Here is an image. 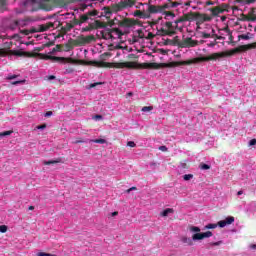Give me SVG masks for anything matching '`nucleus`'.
Instances as JSON below:
<instances>
[{
  "mask_svg": "<svg viewBox=\"0 0 256 256\" xmlns=\"http://www.w3.org/2000/svg\"><path fill=\"white\" fill-rule=\"evenodd\" d=\"M80 65H93L99 68L108 69H137L139 64L137 62H103V61H85L79 60Z\"/></svg>",
  "mask_w": 256,
  "mask_h": 256,
  "instance_id": "f257e3e1",
  "label": "nucleus"
},
{
  "mask_svg": "<svg viewBox=\"0 0 256 256\" xmlns=\"http://www.w3.org/2000/svg\"><path fill=\"white\" fill-rule=\"evenodd\" d=\"M13 42L4 43V48H0V57H7V55H15L16 57H35V54L31 52H25L21 50H9L11 49Z\"/></svg>",
  "mask_w": 256,
  "mask_h": 256,
  "instance_id": "f03ea898",
  "label": "nucleus"
},
{
  "mask_svg": "<svg viewBox=\"0 0 256 256\" xmlns=\"http://www.w3.org/2000/svg\"><path fill=\"white\" fill-rule=\"evenodd\" d=\"M65 0H45L43 2H40L38 8H32V13H35V11H39V9H42L43 11H53L54 6L58 7H64Z\"/></svg>",
  "mask_w": 256,
  "mask_h": 256,
  "instance_id": "7ed1b4c3",
  "label": "nucleus"
},
{
  "mask_svg": "<svg viewBox=\"0 0 256 256\" xmlns=\"http://www.w3.org/2000/svg\"><path fill=\"white\" fill-rule=\"evenodd\" d=\"M251 49H256V42L246 45H240L236 48L231 49L230 51L224 52V57H232V55L251 51Z\"/></svg>",
  "mask_w": 256,
  "mask_h": 256,
  "instance_id": "20e7f679",
  "label": "nucleus"
},
{
  "mask_svg": "<svg viewBox=\"0 0 256 256\" xmlns=\"http://www.w3.org/2000/svg\"><path fill=\"white\" fill-rule=\"evenodd\" d=\"M38 57H40V59H44V61H52V63H63V61H67L68 63H75L73 58L58 57L43 53H38Z\"/></svg>",
  "mask_w": 256,
  "mask_h": 256,
  "instance_id": "39448f33",
  "label": "nucleus"
},
{
  "mask_svg": "<svg viewBox=\"0 0 256 256\" xmlns=\"http://www.w3.org/2000/svg\"><path fill=\"white\" fill-rule=\"evenodd\" d=\"M165 27H166V29L165 28H160V29L157 28L156 35H159L160 37H165L167 35L169 37H171V36L175 35L176 28H175V25H173V22H166Z\"/></svg>",
  "mask_w": 256,
  "mask_h": 256,
  "instance_id": "423d86ee",
  "label": "nucleus"
},
{
  "mask_svg": "<svg viewBox=\"0 0 256 256\" xmlns=\"http://www.w3.org/2000/svg\"><path fill=\"white\" fill-rule=\"evenodd\" d=\"M198 45L199 41L193 40L191 37H187L178 42V47H180V49H191V47H197Z\"/></svg>",
  "mask_w": 256,
  "mask_h": 256,
  "instance_id": "0eeeda50",
  "label": "nucleus"
},
{
  "mask_svg": "<svg viewBox=\"0 0 256 256\" xmlns=\"http://www.w3.org/2000/svg\"><path fill=\"white\" fill-rule=\"evenodd\" d=\"M105 27H107V23L101 22L100 20H95L93 23H90L88 26L82 28V33L93 31L95 29H105Z\"/></svg>",
  "mask_w": 256,
  "mask_h": 256,
  "instance_id": "6e6552de",
  "label": "nucleus"
},
{
  "mask_svg": "<svg viewBox=\"0 0 256 256\" xmlns=\"http://www.w3.org/2000/svg\"><path fill=\"white\" fill-rule=\"evenodd\" d=\"M165 9H169V4H164L162 6L159 5H149L148 6V13L155 14V13H163Z\"/></svg>",
  "mask_w": 256,
  "mask_h": 256,
  "instance_id": "1a4fd4ad",
  "label": "nucleus"
},
{
  "mask_svg": "<svg viewBox=\"0 0 256 256\" xmlns=\"http://www.w3.org/2000/svg\"><path fill=\"white\" fill-rule=\"evenodd\" d=\"M209 237H213V232L206 231V232H202V233H195L192 236V241H201L203 239H209Z\"/></svg>",
  "mask_w": 256,
  "mask_h": 256,
  "instance_id": "9d476101",
  "label": "nucleus"
},
{
  "mask_svg": "<svg viewBox=\"0 0 256 256\" xmlns=\"http://www.w3.org/2000/svg\"><path fill=\"white\" fill-rule=\"evenodd\" d=\"M228 8H229L228 4H222L220 6L211 8L210 11L214 17H217V15H221V13L227 11Z\"/></svg>",
  "mask_w": 256,
  "mask_h": 256,
  "instance_id": "9b49d317",
  "label": "nucleus"
},
{
  "mask_svg": "<svg viewBox=\"0 0 256 256\" xmlns=\"http://www.w3.org/2000/svg\"><path fill=\"white\" fill-rule=\"evenodd\" d=\"M119 27H134V25H139V21L131 18H125L118 23Z\"/></svg>",
  "mask_w": 256,
  "mask_h": 256,
  "instance_id": "f8f14e48",
  "label": "nucleus"
},
{
  "mask_svg": "<svg viewBox=\"0 0 256 256\" xmlns=\"http://www.w3.org/2000/svg\"><path fill=\"white\" fill-rule=\"evenodd\" d=\"M127 2L125 0H121L118 4L112 5V11L114 13H118V11H123V9H127Z\"/></svg>",
  "mask_w": 256,
  "mask_h": 256,
  "instance_id": "ddd939ff",
  "label": "nucleus"
},
{
  "mask_svg": "<svg viewBox=\"0 0 256 256\" xmlns=\"http://www.w3.org/2000/svg\"><path fill=\"white\" fill-rule=\"evenodd\" d=\"M91 41H95L94 35H88V36H80L78 37V43L79 45H87V43H91Z\"/></svg>",
  "mask_w": 256,
  "mask_h": 256,
  "instance_id": "4468645a",
  "label": "nucleus"
},
{
  "mask_svg": "<svg viewBox=\"0 0 256 256\" xmlns=\"http://www.w3.org/2000/svg\"><path fill=\"white\" fill-rule=\"evenodd\" d=\"M53 27H55L53 22L42 24L39 26L38 30H36V33H45V31H49V29H53Z\"/></svg>",
  "mask_w": 256,
  "mask_h": 256,
  "instance_id": "2eb2a0df",
  "label": "nucleus"
},
{
  "mask_svg": "<svg viewBox=\"0 0 256 256\" xmlns=\"http://www.w3.org/2000/svg\"><path fill=\"white\" fill-rule=\"evenodd\" d=\"M232 223H235V217L229 216L225 220L219 221L217 224H218V227L223 228V227H227V225H231Z\"/></svg>",
  "mask_w": 256,
  "mask_h": 256,
  "instance_id": "dca6fc26",
  "label": "nucleus"
},
{
  "mask_svg": "<svg viewBox=\"0 0 256 256\" xmlns=\"http://www.w3.org/2000/svg\"><path fill=\"white\" fill-rule=\"evenodd\" d=\"M198 23H205V21H211V17L207 14H201L200 12H196V20Z\"/></svg>",
  "mask_w": 256,
  "mask_h": 256,
  "instance_id": "f3484780",
  "label": "nucleus"
},
{
  "mask_svg": "<svg viewBox=\"0 0 256 256\" xmlns=\"http://www.w3.org/2000/svg\"><path fill=\"white\" fill-rule=\"evenodd\" d=\"M142 69H161V64L155 62L141 64Z\"/></svg>",
  "mask_w": 256,
  "mask_h": 256,
  "instance_id": "a211bd4d",
  "label": "nucleus"
},
{
  "mask_svg": "<svg viewBox=\"0 0 256 256\" xmlns=\"http://www.w3.org/2000/svg\"><path fill=\"white\" fill-rule=\"evenodd\" d=\"M79 40H74V39H69L68 43L65 45L66 47V51H71V49H73V47H77L79 46Z\"/></svg>",
  "mask_w": 256,
  "mask_h": 256,
  "instance_id": "6ab92c4d",
  "label": "nucleus"
},
{
  "mask_svg": "<svg viewBox=\"0 0 256 256\" xmlns=\"http://www.w3.org/2000/svg\"><path fill=\"white\" fill-rule=\"evenodd\" d=\"M71 29H73V25L69 23H66L65 26L61 27L60 33H61V37H63V35H67V33H69V31H71Z\"/></svg>",
  "mask_w": 256,
  "mask_h": 256,
  "instance_id": "aec40b11",
  "label": "nucleus"
},
{
  "mask_svg": "<svg viewBox=\"0 0 256 256\" xmlns=\"http://www.w3.org/2000/svg\"><path fill=\"white\" fill-rule=\"evenodd\" d=\"M197 16V12H190L184 14L182 17L184 18V21H195Z\"/></svg>",
  "mask_w": 256,
  "mask_h": 256,
  "instance_id": "412c9836",
  "label": "nucleus"
},
{
  "mask_svg": "<svg viewBox=\"0 0 256 256\" xmlns=\"http://www.w3.org/2000/svg\"><path fill=\"white\" fill-rule=\"evenodd\" d=\"M16 21L18 23V27H25L27 25V22L31 21V19L25 18V19H18Z\"/></svg>",
  "mask_w": 256,
  "mask_h": 256,
  "instance_id": "4be33fe9",
  "label": "nucleus"
},
{
  "mask_svg": "<svg viewBox=\"0 0 256 256\" xmlns=\"http://www.w3.org/2000/svg\"><path fill=\"white\" fill-rule=\"evenodd\" d=\"M106 31H111L112 33H116L119 37H123V31H121L119 28H107Z\"/></svg>",
  "mask_w": 256,
  "mask_h": 256,
  "instance_id": "5701e85b",
  "label": "nucleus"
},
{
  "mask_svg": "<svg viewBox=\"0 0 256 256\" xmlns=\"http://www.w3.org/2000/svg\"><path fill=\"white\" fill-rule=\"evenodd\" d=\"M102 39H113V32L112 31H101Z\"/></svg>",
  "mask_w": 256,
  "mask_h": 256,
  "instance_id": "b1692460",
  "label": "nucleus"
},
{
  "mask_svg": "<svg viewBox=\"0 0 256 256\" xmlns=\"http://www.w3.org/2000/svg\"><path fill=\"white\" fill-rule=\"evenodd\" d=\"M134 17H140V19H147V16L144 12H142L141 10H136L134 12Z\"/></svg>",
  "mask_w": 256,
  "mask_h": 256,
  "instance_id": "393cba45",
  "label": "nucleus"
},
{
  "mask_svg": "<svg viewBox=\"0 0 256 256\" xmlns=\"http://www.w3.org/2000/svg\"><path fill=\"white\" fill-rule=\"evenodd\" d=\"M113 8H109V7H104V13H102L99 17H107L108 15H111V13H113Z\"/></svg>",
  "mask_w": 256,
  "mask_h": 256,
  "instance_id": "a878e982",
  "label": "nucleus"
},
{
  "mask_svg": "<svg viewBox=\"0 0 256 256\" xmlns=\"http://www.w3.org/2000/svg\"><path fill=\"white\" fill-rule=\"evenodd\" d=\"M169 213H175L173 208H167L163 212L160 213L161 217H167Z\"/></svg>",
  "mask_w": 256,
  "mask_h": 256,
  "instance_id": "bb28decb",
  "label": "nucleus"
},
{
  "mask_svg": "<svg viewBox=\"0 0 256 256\" xmlns=\"http://www.w3.org/2000/svg\"><path fill=\"white\" fill-rule=\"evenodd\" d=\"M161 13H163V15H165L164 19H166V20H169V17H172V19L175 18V13H173L171 11H165L164 10Z\"/></svg>",
  "mask_w": 256,
  "mask_h": 256,
  "instance_id": "cd10ccee",
  "label": "nucleus"
},
{
  "mask_svg": "<svg viewBox=\"0 0 256 256\" xmlns=\"http://www.w3.org/2000/svg\"><path fill=\"white\" fill-rule=\"evenodd\" d=\"M88 19H89V16H87V13L80 15V19H79L80 25H83V23H87Z\"/></svg>",
  "mask_w": 256,
  "mask_h": 256,
  "instance_id": "c85d7f7f",
  "label": "nucleus"
},
{
  "mask_svg": "<svg viewBox=\"0 0 256 256\" xmlns=\"http://www.w3.org/2000/svg\"><path fill=\"white\" fill-rule=\"evenodd\" d=\"M86 15L88 16V19H91V17H97V15H99V11L92 10L87 12Z\"/></svg>",
  "mask_w": 256,
  "mask_h": 256,
  "instance_id": "c756f323",
  "label": "nucleus"
},
{
  "mask_svg": "<svg viewBox=\"0 0 256 256\" xmlns=\"http://www.w3.org/2000/svg\"><path fill=\"white\" fill-rule=\"evenodd\" d=\"M17 27H19V24H18L17 20H13L9 24V29H11V31H15V29H17Z\"/></svg>",
  "mask_w": 256,
  "mask_h": 256,
  "instance_id": "7c9ffc66",
  "label": "nucleus"
},
{
  "mask_svg": "<svg viewBox=\"0 0 256 256\" xmlns=\"http://www.w3.org/2000/svg\"><path fill=\"white\" fill-rule=\"evenodd\" d=\"M63 46L61 44H57L56 47L52 49V51L49 52V55H53V53H57V51H61Z\"/></svg>",
  "mask_w": 256,
  "mask_h": 256,
  "instance_id": "2f4dec72",
  "label": "nucleus"
},
{
  "mask_svg": "<svg viewBox=\"0 0 256 256\" xmlns=\"http://www.w3.org/2000/svg\"><path fill=\"white\" fill-rule=\"evenodd\" d=\"M184 22H185V20H184L183 16L178 18L177 20H175L174 21V29H177V27H179V23H184Z\"/></svg>",
  "mask_w": 256,
  "mask_h": 256,
  "instance_id": "473e14b6",
  "label": "nucleus"
},
{
  "mask_svg": "<svg viewBox=\"0 0 256 256\" xmlns=\"http://www.w3.org/2000/svg\"><path fill=\"white\" fill-rule=\"evenodd\" d=\"M20 33H22V35H31V33H37V30L33 29V30H21Z\"/></svg>",
  "mask_w": 256,
  "mask_h": 256,
  "instance_id": "72a5a7b5",
  "label": "nucleus"
},
{
  "mask_svg": "<svg viewBox=\"0 0 256 256\" xmlns=\"http://www.w3.org/2000/svg\"><path fill=\"white\" fill-rule=\"evenodd\" d=\"M199 167H200V169H201L202 171H208V169H211V166H210L209 164H205V163H201V164L199 165Z\"/></svg>",
  "mask_w": 256,
  "mask_h": 256,
  "instance_id": "f704fd0d",
  "label": "nucleus"
},
{
  "mask_svg": "<svg viewBox=\"0 0 256 256\" xmlns=\"http://www.w3.org/2000/svg\"><path fill=\"white\" fill-rule=\"evenodd\" d=\"M9 135H13V130H8V131L0 132V137H7Z\"/></svg>",
  "mask_w": 256,
  "mask_h": 256,
  "instance_id": "c9c22d12",
  "label": "nucleus"
},
{
  "mask_svg": "<svg viewBox=\"0 0 256 256\" xmlns=\"http://www.w3.org/2000/svg\"><path fill=\"white\" fill-rule=\"evenodd\" d=\"M70 24L73 25V28L77 25H81V22L79 19L74 18L73 20L70 21Z\"/></svg>",
  "mask_w": 256,
  "mask_h": 256,
  "instance_id": "e433bc0d",
  "label": "nucleus"
},
{
  "mask_svg": "<svg viewBox=\"0 0 256 256\" xmlns=\"http://www.w3.org/2000/svg\"><path fill=\"white\" fill-rule=\"evenodd\" d=\"M190 231H192V233H201V228L197 226H190Z\"/></svg>",
  "mask_w": 256,
  "mask_h": 256,
  "instance_id": "4c0bfd02",
  "label": "nucleus"
},
{
  "mask_svg": "<svg viewBox=\"0 0 256 256\" xmlns=\"http://www.w3.org/2000/svg\"><path fill=\"white\" fill-rule=\"evenodd\" d=\"M141 111L143 113H147L149 111H153V106H144V107H142Z\"/></svg>",
  "mask_w": 256,
  "mask_h": 256,
  "instance_id": "58836bf2",
  "label": "nucleus"
},
{
  "mask_svg": "<svg viewBox=\"0 0 256 256\" xmlns=\"http://www.w3.org/2000/svg\"><path fill=\"white\" fill-rule=\"evenodd\" d=\"M224 31H226V33H229V41L233 43V34H231V30H229V27L224 28Z\"/></svg>",
  "mask_w": 256,
  "mask_h": 256,
  "instance_id": "ea45409f",
  "label": "nucleus"
},
{
  "mask_svg": "<svg viewBox=\"0 0 256 256\" xmlns=\"http://www.w3.org/2000/svg\"><path fill=\"white\" fill-rule=\"evenodd\" d=\"M212 37H215L216 39H218V40H223V39H225V37H223V36H219V35H217V34H215V29H212Z\"/></svg>",
  "mask_w": 256,
  "mask_h": 256,
  "instance_id": "a19ab883",
  "label": "nucleus"
},
{
  "mask_svg": "<svg viewBox=\"0 0 256 256\" xmlns=\"http://www.w3.org/2000/svg\"><path fill=\"white\" fill-rule=\"evenodd\" d=\"M127 7H133L135 5V0H124Z\"/></svg>",
  "mask_w": 256,
  "mask_h": 256,
  "instance_id": "79ce46f5",
  "label": "nucleus"
},
{
  "mask_svg": "<svg viewBox=\"0 0 256 256\" xmlns=\"http://www.w3.org/2000/svg\"><path fill=\"white\" fill-rule=\"evenodd\" d=\"M183 179L184 181H191V179H193V174H185Z\"/></svg>",
  "mask_w": 256,
  "mask_h": 256,
  "instance_id": "37998d69",
  "label": "nucleus"
},
{
  "mask_svg": "<svg viewBox=\"0 0 256 256\" xmlns=\"http://www.w3.org/2000/svg\"><path fill=\"white\" fill-rule=\"evenodd\" d=\"M183 243H187L188 245H193V240H191V238H183L182 239Z\"/></svg>",
  "mask_w": 256,
  "mask_h": 256,
  "instance_id": "c03bdc74",
  "label": "nucleus"
},
{
  "mask_svg": "<svg viewBox=\"0 0 256 256\" xmlns=\"http://www.w3.org/2000/svg\"><path fill=\"white\" fill-rule=\"evenodd\" d=\"M238 39H243L244 41H249L250 37L247 34H242L238 36Z\"/></svg>",
  "mask_w": 256,
  "mask_h": 256,
  "instance_id": "a18cd8bd",
  "label": "nucleus"
},
{
  "mask_svg": "<svg viewBox=\"0 0 256 256\" xmlns=\"http://www.w3.org/2000/svg\"><path fill=\"white\" fill-rule=\"evenodd\" d=\"M139 39H145V33H143V30L138 29L137 30Z\"/></svg>",
  "mask_w": 256,
  "mask_h": 256,
  "instance_id": "49530a36",
  "label": "nucleus"
},
{
  "mask_svg": "<svg viewBox=\"0 0 256 256\" xmlns=\"http://www.w3.org/2000/svg\"><path fill=\"white\" fill-rule=\"evenodd\" d=\"M218 224H208L205 226V229H217Z\"/></svg>",
  "mask_w": 256,
  "mask_h": 256,
  "instance_id": "de8ad7c7",
  "label": "nucleus"
},
{
  "mask_svg": "<svg viewBox=\"0 0 256 256\" xmlns=\"http://www.w3.org/2000/svg\"><path fill=\"white\" fill-rule=\"evenodd\" d=\"M145 39H147L148 41H151L152 39H155V34H153L152 32H149L147 37H145Z\"/></svg>",
  "mask_w": 256,
  "mask_h": 256,
  "instance_id": "09e8293b",
  "label": "nucleus"
},
{
  "mask_svg": "<svg viewBox=\"0 0 256 256\" xmlns=\"http://www.w3.org/2000/svg\"><path fill=\"white\" fill-rule=\"evenodd\" d=\"M92 141H93V143H99L100 145H103L104 143L107 142L105 139H95Z\"/></svg>",
  "mask_w": 256,
  "mask_h": 256,
  "instance_id": "8fccbe9b",
  "label": "nucleus"
},
{
  "mask_svg": "<svg viewBox=\"0 0 256 256\" xmlns=\"http://www.w3.org/2000/svg\"><path fill=\"white\" fill-rule=\"evenodd\" d=\"M201 35L203 39H210V37H213V35L206 32H202Z\"/></svg>",
  "mask_w": 256,
  "mask_h": 256,
  "instance_id": "3c124183",
  "label": "nucleus"
},
{
  "mask_svg": "<svg viewBox=\"0 0 256 256\" xmlns=\"http://www.w3.org/2000/svg\"><path fill=\"white\" fill-rule=\"evenodd\" d=\"M212 247H219V245H223V241H218V242H212L210 243Z\"/></svg>",
  "mask_w": 256,
  "mask_h": 256,
  "instance_id": "603ef678",
  "label": "nucleus"
},
{
  "mask_svg": "<svg viewBox=\"0 0 256 256\" xmlns=\"http://www.w3.org/2000/svg\"><path fill=\"white\" fill-rule=\"evenodd\" d=\"M55 163H59V161H55V160L44 161V165H55Z\"/></svg>",
  "mask_w": 256,
  "mask_h": 256,
  "instance_id": "864d4df0",
  "label": "nucleus"
},
{
  "mask_svg": "<svg viewBox=\"0 0 256 256\" xmlns=\"http://www.w3.org/2000/svg\"><path fill=\"white\" fill-rule=\"evenodd\" d=\"M0 233H7V226L6 225H1L0 226Z\"/></svg>",
  "mask_w": 256,
  "mask_h": 256,
  "instance_id": "5fc2aeb1",
  "label": "nucleus"
},
{
  "mask_svg": "<svg viewBox=\"0 0 256 256\" xmlns=\"http://www.w3.org/2000/svg\"><path fill=\"white\" fill-rule=\"evenodd\" d=\"M159 21H161V17L158 18L157 20H154L150 23V26L153 27V25H158Z\"/></svg>",
  "mask_w": 256,
  "mask_h": 256,
  "instance_id": "6e6d98bb",
  "label": "nucleus"
},
{
  "mask_svg": "<svg viewBox=\"0 0 256 256\" xmlns=\"http://www.w3.org/2000/svg\"><path fill=\"white\" fill-rule=\"evenodd\" d=\"M55 79H57V77H56L55 75H50V76H47V77H46V80H47V81H53V80H55Z\"/></svg>",
  "mask_w": 256,
  "mask_h": 256,
  "instance_id": "4d7b16f0",
  "label": "nucleus"
},
{
  "mask_svg": "<svg viewBox=\"0 0 256 256\" xmlns=\"http://www.w3.org/2000/svg\"><path fill=\"white\" fill-rule=\"evenodd\" d=\"M127 146L128 147H137V144H135L133 141H128Z\"/></svg>",
  "mask_w": 256,
  "mask_h": 256,
  "instance_id": "13d9d810",
  "label": "nucleus"
},
{
  "mask_svg": "<svg viewBox=\"0 0 256 256\" xmlns=\"http://www.w3.org/2000/svg\"><path fill=\"white\" fill-rule=\"evenodd\" d=\"M21 83H25V80L14 81L12 85H21Z\"/></svg>",
  "mask_w": 256,
  "mask_h": 256,
  "instance_id": "bf43d9fd",
  "label": "nucleus"
},
{
  "mask_svg": "<svg viewBox=\"0 0 256 256\" xmlns=\"http://www.w3.org/2000/svg\"><path fill=\"white\" fill-rule=\"evenodd\" d=\"M97 85H101V82H96V83L90 84V89H93L94 87H97Z\"/></svg>",
  "mask_w": 256,
  "mask_h": 256,
  "instance_id": "052dcab7",
  "label": "nucleus"
},
{
  "mask_svg": "<svg viewBox=\"0 0 256 256\" xmlns=\"http://www.w3.org/2000/svg\"><path fill=\"white\" fill-rule=\"evenodd\" d=\"M249 145H250V147H252L253 145H256V139H251L249 141Z\"/></svg>",
  "mask_w": 256,
  "mask_h": 256,
  "instance_id": "680f3d73",
  "label": "nucleus"
},
{
  "mask_svg": "<svg viewBox=\"0 0 256 256\" xmlns=\"http://www.w3.org/2000/svg\"><path fill=\"white\" fill-rule=\"evenodd\" d=\"M53 115V111H48L44 114V117H51Z\"/></svg>",
  "mask_w": 256,
  "mask_h": 256,
  "instance_id": "e2e57ef3",
  "label": "nucleus"
},
{
  "mask_svg": "<svg viewBox=\"0 0 256 256\" xmlns=\"http://www.w3.org/2000/svg\"><path fill=\"white\" fill-rule=\"evenodd\" d=\"M7 79L9 80V81H11V80H13V79H17V75H10V76H8L7 77Z\"/></svg>",
  "mask_w": 256,
  "mask_h": 256,
  "instance_id": "0e129e2a",
  "label": "nucleus"
},
{
  "mask_svg": "<svg viewBox=\"0 0 256 256\" xmlns=\"http://www.w3.org/2000/svg\"><path fill=\"white\" fill-rule=\"evenodd\" d=\"M217 40H215L214 42H211L208 44L209 47H215V45H217Z\"/></svg>",
  "mask_w": 256,
  "mask_h": 256,
  "instance_id": "69168bd1",
  "label": "nucleus"
},
{
  "mask_svg": "<svg viewBox=\"0 0 256 256\" xmlns=\"http://www.w3.org/2000/svg\"><path fill=\"white\" fill-rule=\"evenodd\" d=\"M47 128V124H42L37 126V129H46Z\"/></svg>",
  "mask_w": 256,
  "mask_h": 256,
  "instance_id": "338daca9",
  "label": "nucleus"
},
{
  "mask_svg": "<svg viewBox=\"0 0 256 256\" xmlns=\"http://www.w3.org/2000/svg\"><path fill=\"white\" fill-rule=\"evenodd\" d=\"M159 151H163V152L167 151V146H160Z\"/></svg>",
  "mask_w": 256,
  "mask_h": 256,
  "instance_id": "774afa93",
  "label": "nucleus"
}]
</instances>
